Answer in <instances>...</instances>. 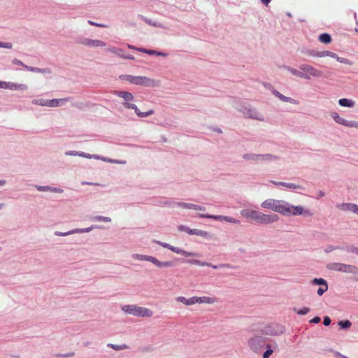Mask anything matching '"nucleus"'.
I'll list each match as a JSON object with an SVG mask.
<instances>
[{
  "label": "nucleus",
  "mask_w": 358,
  "mask_h": 358,
  "mask_svg": "<svg viewBox=\"0 0 358 358\" xmlns=\"http://www.w3.org/2000/svg\"><path fill=\"white\" fill-rule=\"evenodd\" d=\"M348 251L358 255V247H352L351 248L348 250Z\"/></svg>",
  "instance_id": "4d7b16f0"
},
{
  "label": "nucleus",
  "mask_w": 358,
  "mask_h": 358,
  "mask_svg": "<svg viewBox=\"0 0 358 358\" xmlns=\"http://www.w3.org/2000/svg\"><path fill=\"white\" fill-rule=\"evenodd\" d=\"M12 63H13V64H15V65L21 66L24 67V69H25V66H28L27 65L24 64L21 60L16 59V58H14L12 59Z\"/></svg>",
  "instance_id": "09e8293b"
},
{
  "label": "nucleus",
  "mask_w": 358,
  "mask_h": 358,
  "mask_svg": "<svg viewBox=\"0 0 358 358\" xmlns=\"http://www.w3.org/2000/svg\"><path fill=\"white\" fill-rule=\"evenodd\" d=\"M136 50L142 52L147 53V52L149 51L150 50L144 49V48H137Z\"/></svg>",
  "instance_id": "052dcab7"
},
{
  "label": "nucleus",
  "mask_w": 358,
  "mask_h": 358,
  "mask_svg": "<svg viewBox=\"0 0 358 358\" xmlns=\"http://www.w3.org/2000/svg\"><path fill=\"white\" fill-rule=\"evenodd\" d=\"M107 162H110V163H114V164H124L125 163L124 162H120L117 160H114V159H108V160H107Z\"/></svg>",
  "instance_id": "bf43d9fd"
},
{
  "label": "nucleus",
  "mask_w": 358,
  "mask_h": 358,
  "mask_svg": "<svg viewBox=\"0 0 358 358\" xmlns=\"http://www.w3.org/2000/svg\"><path fill=\"white\" fill-rule=\"evenodd\" d=\"M176 300L178 302L182 303L186 306H192L195 304L194 296L190 297L189 299H186L184 296H178Z\"/></svg>",
  "instance_id": "bb28decb"
},
{
  "label": "nucleus",
  "mask_w": 358,
  "mask_h": 358,
  "mask_svg": "<svg viewBox=\"0 0 358 358\" xmlns=\"http://www.w3.org/2000/svg\"><path fill=\"white\" fill-rule=\"evenodd\" d=\"M27 88V86L24 84L0 80V89L25 91Z\"/></svg>",
  "instance_id": "4468645a"
},
{
  "label": "nucleus",
  "mask_w": 358,
  "mask_h": 358,
  "mask_svg": "<svg viewBox=\"0 0 358 358\" xmlns=\"http://www.w3.org/2000/svg\"><path fill=\"white\" fill-rule=\"evenodd\" d=\"M139 17L149 25H151V26H153L155 27L165 29V27L164 25H162L161 23H159L157 22H152L151 20L148 19L142 15H139Z\"/></svg>",
  "instance_id": "473e14b6"
},
{
  "label": "nucleus",
  "mask_w": 358,
  "mask_h": 358,
  "mask_svg": "<svg viewBox=\"0 0 358 358\" xmlns=\"http://www.w3.org/2000/svg\"><path fill=\"white\" fill-rule=\"evenodd\" d=\"M345 126L350 127H358V122H348L345 121Z\"/></svg>",
  "instance_id": "3c124183"
},
{
  "label": "nucleus",
  "mask_w": 358,
  "mask_h": 358,
  "mask_svg": "<svg viewBox=\"0 0 358 358\" xmlns=\"http://www.w3.org/2000/svg\"><path fill=\"white\" fill-rule=\"evenodd\" d=\"M319 41L322 43L329 44L331 41V37L329 34L324 33L319 36Z\"/></svg>",
  "instance_id": "72a5a7b5"
},
{
  "label": "nucleus",
  "mask_w": 358,
  "mask_h": 358,
  "mask_svg": "<svg viewBox=\"0 0 358 358\" xmlns=\"http://www.w3.org/2000/svg\"><path fill=\"white\" fill-rule=\"evenodd\" d=\"M261 207L286 217L302 215L308 217L313 216L312 212L308 208L301 205L294 206L282 199H267L262 202Z\"/></svg>",
  "instance_id": "f257e3e1"
},
{
  "label": "nucleus",
  "mask_w": 358,
  "mask_h": 358,
  "mask_svg": "<svg viewBox=\"0 0 358 358\" xmlns=\"http://www.w3.org/2000/svg\"><path fill=\"white\" fill-rule=\"evenodd\" d=\"M123 59H134V57L131 55H124L123 56Z\"/></svg>",
  "instance_id": "680f3d73"
},
{
  "label": "nucleus",
  "mask_w": 358,
  "mask_h": 358,
  "mask_svg": "<svg viewBox=\"0 0 358 358\" xmlns=\"http://www.w3.org/2000/svg\"><path fill=\"white\" fill-rule=\"evenodd\" d=\"M100 227L98 226H91L87 228L83 229H73L72 230L68 231L66 232H61L56 231L54 232V234L57 236H66L74 234H82V233H87L91 231L94 229H99Z\"/></svg>",
  "instance_id": "dca6fc26"
},
{
  "label": "nucleus",
  "mask_w": 358,
  "mask_h": 358,
  "mask_svg": "<svg viewBox=\"0 0 358 358\" xmlns=\"http://www.w3.org/2000/svg\"><path fill=\"white\" fill-rule=\"evenodd\" d=\"M266 338L262 336H254L248 341L250 350L256 354H259L266 346Z\"/></svg>",
  "instance_id": "1a4fd4ad"
},
{
  "label": "nucleus",
  "mask_w": 358,
  "mask_h": 358,
  "mask_svg": "<svg viewBox=\"0 0 358 358\" xmlns=\"http://www.w3.org/2000/svg\"><path fill=\"white\" fill-rule=\"evenodd\" d=\"M80 43L90 48H104L106 46V43L104 41L99 39L84 38L80 40Z\"/></svg>",
  "instance_id": "f3484780"
},
{
  "label": "nucleus",
  "mask_w": 358,
  "mask_h": 358,
  "mask_svg": "<svg viewBox=\"0 0 358 358\" xmlns=\"http://www.w3.org/2000/svg\"><path fill=\"white\" fill-rule=\"evenodd\" d=\"M88 23L91 25L96 26L98 27H101V28H106L108 27L107 25H106L104 24L96 23V22H92L91 20H88Z\"/></svg>",
  "instance_id": "8fccbe9b"
},
{
  "label": "nucleus",
  "mask_w": 358,
  "mask_h": 358,
  "mask_svg": "<svg viewBox=\"0 0 358 358\" xmlns=\"http://www.w3.org/2000/svg\"><path fill=\"white\" fill-rule=\"evenodd\" d=\"M31 103L40 106L48 107V100L43 99H34L31 101Z\"/></svg>",
  "instance_id": "f704fd0d"
},
{
  "label": "nucleus",
  "mask_w": 358,
  "mask_h": 358,
  "mask_svg": "<svg viewBox=\"0 0 358 358\" xmlns=\"http://www.w3.org/2000/svg\"><path fill=\"white\" fill-rule=\"evenodd\" d=\"M247 162H273L279 159V157L272 154L245 153L242 156Z\"/></svg>",
  "instance_id": "6e6552de"
},
{
  "label": "nucleus",
  "mask_w": 358,
  "mask_h": 358,
  "mask_svg": "<svg viewBox=\"0 0 358 358\" xmlns=\"http://www.w3.org/2000/svg\"><path fill=\"white\" fill-rule=\"evenodd\" d=\"M13 44L10 42H1L0 41V48L11 49Z\"/></svg>",
  "instance_id": "de8ad7c7"
},
{
  "label": "nucleus",
  "mask_w": 358,
  "mask_h": 358,
  "mask_svg": "<svg viewBox=\"0 0 358 358\" xmlns=\"http://www.w3.org/2000/svg\"><path fill=\"white\" fill-rule=\"evenodd\" d=\"M318 55H319V57H329L336 59L340 63L345 64L346 65L352 66L353 64L352 62L350 61V59L344 58V57H338V55H336V53L331 52V51H328V50L319 51Z\"/></svg>",
  "instance_id": "2eb2a0df"
},
{
  "label": "nucleus",
  "mask_w": 358,
  "mask_h": 358,
  "mask_svg": "<svg viewBox=\"0 0 358 358\" xmlns=\"http://www.w3.org/2000/svg\"><path fill=\"white\" fill-rule=\"evenodd\" d=\"M214 131H215L216 132L219 133V134H221L222 132V129H220V128H215L214 129Z\"/></svg>",
  "instance_id": "774afa93"
},
{
  "label": "nucleus",
  "mask_w": 358,
  "mask_h": 358,
  "mask_svg": "<svg viewBox=\"0 0 358 358\" xmlns=\"http://www.w3.org/2000/svg\"><path fill=\"white\" fill-rule=\"evenodd\" d=\"M78 152L76 150H69L65 152L66 156H78Z\"/></svg>",
  "instance_id": "603ef678"
},
{
  "label": "nucleus",
  "mask_w": 358,
  "mask_h": 358,
  "mask_svg": "<svg viewBox=\"0 0 358 358\" xmlns=\"http://www.w3.org/2000/svg\"><path fill=\"white\" fill-rule=\"evenodd\" d=\"M235 103L236 108L243 113L245 117L258 120L260 122L264 121L265 118L264 115L262 113H260L257 108L251 106H243L242 102L240 101H236Z\"/></svg>",
  "instance_id": "20e7f679"
},
{
  "label": "nucleus",
  "mask_w": 358,
  "mask_h": 358,
  "mask_svg": "<svg viewBox=\"0 0 358 358\" xmlns=\"http://www.w3.org/2000/svg\"><path fill=\"white\" fill-rule=\"evenodd\" d=\"M131 257L134 259L140 260V261H148L152 263L153 260L152 256L145 255H140V254H133Z\"/></svg>",
  "instance_id": "c85d7f7f"
},
{
  "label": "nucleus",
  "mask_w": 358,
  "mask_h": 358,
  "mask_svg": "<svg viewBox=\"0 0 358 358\" xmlns=\"http://www.w3.org/2000/svg\"><path fill=\"white\" fill-rule=\"evenodd\" d=\"M192 235H196L199 236L203 237L205 238H210L212 237L211 234L203 230L196 229H192Z\"/></svg>",
  "instance_id": "cd10ccee"
},
{
  "label": "nucleus",
  "mask_w": 358,
  "mask_h": 358,
  "mask_svg": "<svg viewBox=\"0 0 358 358\" xmlns=\"http://www.w3.org/2000/svg\"><path fill=\"white\" fill-rule=\"evenodd\" d=\"M260 1L264 5L267 6L271 2V0H260Z\"/></svg>",
  "instance_id": "e2e57ef3"
},
{
  "label": "nucleus",
  "mask_w": 358,
  "mask_h": 358,
  "mask_svg": "<svg viewBox=\"0 0 358 358\" xmlns=\"http://www.w3.org/2000/svg\"><path fill=\"white\" fill-rule=\"evenodd\" d=\"M107 51L108 52H110L112 54H115L117 56L121 57V58H123V56H124V53H123V50L122 49H120V48H117L115 46H110L107 48Z\"/></svg>",
  "instance_id": "7c9ffc66"
},
{
  "label": "nucleus",
  "mask_w": 358,
  "mask_h": 358,
  "mask_svg": "<svg viewBox=\"0 0 358 358\" xmlns=\"http://www.w3.org/2000/svg\"><path fill=\"white\" fill-rule=\"evenodd\" d=\"M285 69L288 71L290 73H292L293 76H295L296 77H299V78H306V76H305V74L302 72V71H301L299 69L297 70L296 69H294L291 66H285Z\"/></svg>",
  "instance_id": "a878e982"
},
{
  "label": "nucleus",
  "mask_w": 358,
  "mask_h": 358,
  "mask_svg": "<svg viewBox=\"0 0 358 358\" xmlns=\"http://www.w3.org/2000/svg\"><path fill=\"white\" fill-rule=\"evenodd\" d=\"M92 158L96 159H102V157L99 156V155H92Z\"/></svg>",
  "instance_id": "338daca9"
},
{
  "label": "nucleus",
  "mask_w": 358,
  "mask_h": 358,
  "mask_svg": "<svg viewBox=\"0 0 358 358\" xmlns=\"http://www.w3.org/2000/svg\"><path fill=\"white\" fill-rule=\"evenodd\" d=\"M336 249H338V247H335V246H333V245H329L327 247V248L325 249V252L328 253V252H330L334 250H336Z\"/></svg>",
  "instance_id": "5fc2aeb1"
},
{
  "label": "nucleus",
  "mask_w": 358,
  "mask_h": 358,
  "mask_svg": "<svg viewBox=\"0 0 358 358\" xmlns=\"http://www.w3.org/2000/svg\"><path fill=\"white\" fill-rule=\"evenodd\" d=\"M336 208L342 211H350L358 215V205L352 203H343L336 205Z\"/></svg>",
  "instance_id": "a211bd4d"
},
{
  "label": "nucleus",
  "mask_w": 358,
  "mask_h": 358,
  "mask_svg": "<svg viewBox=\"0 0 358 358\" xmlns=\"http://www.w3.org/2000/svg\"><path fill=\"white\" fill-rule=\"evenodd\" d=\"M86 153L83 152H78V156L85 157Z\"/></svg>",
  "instance_id": "69168bd1"
},
{
  "label": "nucleus",
  "mask_w": 358,
  "mask_h": 358,
  "mask_svg": "<svg viewBox=\"0 0 358 358\" xmlns=\"http://www.w3.org/2000/svg\"><path fill=\"white\" fill-rule=\"evenodd\" d=\"M320 320H321L320 317H318V316H316V317H315L314 318H313V319L310 321V323H313V324H317V323H319V322H320Z\"/></svg>",
  "instance_id": "6e6d98bb"
},
{
  "label": "nucleus",
  "mask_w": 358,
  "mask_h": 358,
  "mask_svg": "<svg viewBox=\"0 0 358 358\" xmlns=\"http://www.w3.org/2000/svg\"><path fill=\"white\" fill-rule=\"evenodd\" d=\"M120 78L123 80L129 81L131 84L144 87H155L157 85V82L156 80L145 76L121 75Z\"/></svg>",
  "instance_id": "423d86ee"
},
{
  "label": "nucleus",
  "mask_w": 358,
  "mask_h": 358,
  "mask_svg": "<svg viewBox=\"0 0 358 358\" xmlns=\"http://www.w3.org/2000/svg\"><path fill=\"white\" fill-rule=\"evenodd\" d=\"M6 184V181L5 180H0V187H3Z\"/></svg>",
  "instance_id": "0e129e2a"
},
{
  "label": "nucleus",
  "mask_w": 358,
  "mask_h": 358,
  "mask_svg": "<svg viewBox=\"0 0 358 358\" xmlns=\"http://www.w3.org/2000/svg\"><path fill=\"white\" fill-rule=\"evenodd\" d=\"M121 310L125 313L139 317H150L153 315V312L150 309L135 304L124 305L121 307Z\"/></svg>",
  "instance_id": "39448f33"
},
{
  "label": "nucleus",
  "mask_w": 358,
  "mask_h": 358,
  "mask_svg": "<svg viewBox=\"0 0 358 358\" xmlns=\"http://www.w3.org/2000/svg\"><path fill=\"white\" fill-rule=\"evenodd\" d=\"M195 303L212 304L216 301V299L209 296H194Z\"/></svg>",
  "instance_id": "b1692460"
},
{
  "label": "nucleus",
  "mask_w": 358,
  "mask_h": 358,
  "mask_svg": "<svg viewBox=\"0 0 358 358\" xmlns=\"http://www.w3.org/2000/svg\"><path fill=\"white\" fill-rule=\"evenodd\" d=\"M338 324L341 329H348L351 327L352 323L349 320H341L338 322Z\"/></svg>",
  "instance_id": "a19ab883"
},
{
  "label": "nucleus",
  "mask_w": 358,
  "mask_h": 358,
  "mask_svg": "<svg viewBox=\"0 0 358 358\" xmlns=\"http://www.w3.org/2000/svg\"><path fill=\"white\" fill-rule=\"evenodd\" d=\"M152 263L159 268L172 267L173 266V264L172 262H170V261L160 262L155 257H153V260H152Z\"/></svg>",
  "instance_id": "393cba45"
},
{
  "label": "nucleus",
  "mask_w": 358,
  "mask_h": 358,
  "mask_svg": "<svg viewBox=\"0 0 358 358\" xmlns=\"http://www.w3.org/2000/svg\"><path fill=\"white\" fill-rule=\"evenodd\" d=\"M271 93L283 102L290 103L294 105H298L299 103V102L297 100L291 97L284 96L274 88L271 89Z\"/></svg>",
  "instance_id": "6ab92c4d"
},
{
  "label": "nucleus",
  "mask_w": 358,
  "mask_h": 358,
  "mask_svg": "<svg viewBox=\"0 0 358 358\" xmlns=\"http://www.w3.org/2000/svg\"><path fill=\"white\" fill-rule=\"evenodd\" d=\"M176 204H177V206L182 207L183 208H185V209H192L194 210H200V211H203L206 210L205 207H203L202 206L190 203L178 202Z\"/></svg>",
  "instance_id": "aec40b11"
},
{
  "label": "nucleus",
  "mask_w": 358,
  "mask_h": 358,
  "mask_svg": "<svg viewBox=\"0 0 358 358\" xmlns=\"http://www.w3.org/2000/svg\"><path fill=\"white\" fill-rule=\"evenodd\" d=\"M331 319H330V317H328V316H325V317H324L323 324H324V325H325V326H329V325L331 324Z\"/></svg>",
  "instance_id": "864d4df0"
},
{
  "label": "nucleus",
  "mask_w": 358,
  "mask_h": 358,
  "mask_svg": "<svg viewBox=\"0 0 358 358\" xmlns=\"http://www.w3.org/2000/svg\"><path fill=\"white\" fill-rule=\"evenodd\" d=\"M107 346L108 348H110L116 351H120V350H126V349H128L129 347L128 345H125V344H122V345H115V344H112V343H108L107 344Z\"/></svg>",
  "instance_id": "c9c22d12"
},
{
  "label": "nucleus",
  "mask_w": 358,
  "mask_h": 358,
  "mask_svg": "<svg viewBox=\"0 0 358 358\" xmlns=\"http://www.w3.org/2000/svg\"><path fill=\"white\" fill-rule=\"evenodd\" d=\"M178 229L180 231H184V232H186L187 234H189V235H192V229H190L189 227L185 226V225H179L178 226Z\"/></svg>",
  "instance_id": "c03bdc74"
},
{
  "label": "nucleus",
  "mask_w": 358,
  "mask_h": 358,
  "mask_svg": "<svg viewBox=\"0 0 358 358\" xmlns=\"http://www.w3.org/2000/svg\"><path fill=\"white\" fill-rule=\"evenodd\" d=\"M328 290V285L327 286H320L319 289L317 291V293L319 296H322L324 294V292H326Z\"/></svg>",
  "instance_id": "49530a36"
},
{
  "label": "nucleus",
  "mask_w": 358,
  "mask_h": 358,
  "mask_svg": "<svg viewBox=\"0 0 358 358\" xmlns=\"http://www.w3.org/2000/svg\"><path fill=\"white\" fill-rule=\"evenodd\" d=\"M197 217L213 219V220L220 221V222H227L234 224H241V220H239L238 219H236V218H234L232 217L225 216V215H209V214H198Z\"/></svg>",
  "instance_id": "f8f14e48"
},
{
  "label": "nucleus",
  "mask_w": 358,
  "mask_h": 358,
  "mask_svg": "<svg viewBox=\"0 0 358 358\" xmlns=\"http://www.w3.org/2000/svg\"><path fill=\"white\" fill-rule=\"evenodd\" d=\"M331 117L335 120L336 122L344 125L345 124V120L339 116L337 113H333Z\"/></svg>",
  "instance_id": "4c0bfd02"
},
{
  "label": "nucleus",
  "mask_w": 358,
  "mask_h": 358,
  "mask_svg": "<svg viewBox=\"0 0 358 358\" xmlns=\"http://www.w3.org/2000/svg\"><path fill=\"white\" fill-rule=\"evenodd\" d=\"M71 99L69 97L64 98V99H54L51 100H48V107L50 108H56L64 106L66 103H67Z\"/></svg>",
  "instance_id": "4be33fe9"
},
{
  "label": "nucleus",
  "mask_w": 358,
  "mask_h": 358,
  "mask_svg": "<svg viewBox=\"0 0 358 358\" xmlns=\"http://www.w3.org/2000/svg\"><path fill=\"white\" fill-rule=\"evenodd\" d=\"M147 54L150 55H157V56H162V57H167L168 54L164 52H159L154 50H150L147 52Z\"/></svg>",
  "instance_id": "79ce46f5"
},
{
  "label": "nucleus",
  "mask_w": 358,
  "mask_h": 358,
  "mask_svg": "<svg viewBox=\"0 0 358 358\" xmlns=\"http://www.w3.org/2000/svg\"><path fill=\"white\" fill-rule=\"evenodd\" d=\"M273 184L277 186H283L289 189H303V187L301 185H295L291 182H275L271 181Z\"/></svg>",
  "instance_id": "5701e85b"
},
{
  "label": "nucleus",
  "mask_w": 358,
  "mask_h": 358,
  "mask_svg": "<svg viewBox=\"0 0 358 358\" xmlns=\"http://www.w3.org/2000/svg\"><path fill=\"white\" fill-rule=\"evenodd\" d=\"M325 195V193L323 192V191H319L317 192V196H316V199H319L320 198H322L323 196H324Z\"/></svg>",
  "instance_id": "13d9d810"
},
{
  "label": "nucleus",
  "mask_w": 358,
  "mask_h": 358,
  "mask_svg": "<svg viewBox=\"0 0 358 358\" xmlns=\"http://www.w3.org/2000/svg\"><path fill=\"white\" fill-rule=\"evenodd\" d=\"M299 69L302 71L306 76V78H303L306 80H310V78H320L323 76V72L322 71L310 64H302L299 66Z\"/></svg>",
  "instance_id": "9d476101"
},
{
  "label": "nucleus",
  "mask_w": 358,
  "mask_h": 358,
  "mask_svg": "<svg viewBox=\"0 0 358 358\" xmlns=\"http://www.w3.org/2000/svg\"><path fill=\"white\" fill-rule=\"evenodd\" d=\"M240 214L246 219H250L260 224H270L279 221V216L275 213L264 214L256 210L245 208L241 210Z\"/></svg>",
  "instance_id": "f03ea898"
},
{
  "label": "nucleus",
  "mask_w": 358,
  "mask_h": 358,
  "mask_svg": "<svg viewBox=\"0 0 358 358\" xmlns=\"http://www.w3.org/2000/svg\"><path fill=\"white\" fill-rule=\"evenodd\" d=\"M327 268L331 271H338L345 273H350L352 275H358V267L352 264L332 262L329 263L327 265Z\"/></svg>",
  "instance_id": "0eeeda50"
},
{
  "label": "nucleus",
  "mask_w": 358,
  "mask_h": 358,
  "mask_svg": "<svg viewBox=\"0 0 358 358\" xmlns=\"http://www.w3.org/2000/svg\"><path fill=\"white\" fill-rule=\"evenodd\" d=\"M311 284L312 285H320V286H327V282L323 279V278H314L312 281H311Z\"/></svg>",
  "instance_id": "ea45409f"
},
{
  "label": "nucleus",
  "mask_w": 358,
  "mask_h": 358,
  "mask_svg": "<svg viewBox=\"0 0 358 358\" xmlns=\"http://www.w3.org/2000/svg\"><path fill=\"white\" fill-rule=\"evenodd\" d=\"M338 103L341 106L348 108H352L355 106V102L352 100L346 98L339 99Z\"/></svg>",
  "instance_id": "2f4dec72"
},
{
  "label": "nucleus",
  "mask_w": 358,
  "mask_h": 358,
  "mask_svg": "<svg viewBox=\"0 0 358 358\" xmlns=\"http://www.w3.org/2000/svg\"><path fill=\"white\" fill-rule=\"evenodd\" d=\"M93 220L95 221L104 222H111V219L110 217H104V216H101V215L95 216L93 218Z\"/></svg>",
  "instance_id": "37998d69"
},
{
  "label": "nucleus",
  "mask_w": 358,
  "mask_h": 358,
  "mask_svg": "<svg viewBox=\"0 0 358 358\" xmlns=\"http://www.w3.org/2000/svg\"><path fill=\"white\" fill-rule=\"evenodd\" d=\"M294 311L298 314V315H306L308 314L310 311V309L308 307H303L300 310H296V309H294Z\"/></svg>",
  "instance_id": "a18cd8bd"
},
{
  "label": "nucleus",
  "mask_w": 358,
  "mask_h": 358,
  "mask_svg": "<svg viewBox=\"0 0 358 358\" xmlns=\"http://www.w3.org/2000/svg\"><path fill=\"white\" fill-rule=\"evenodd\" d=\"M264 348H266V351L264 352L262 358H269L273 352V349L271 345L268 343H266V346H265Z\"/></svg>",
  "instance_id": "e433bc0d"
},
{
  "label": "nucleus",
  "mask_w": 358,
  "mask_h": 358,
  "mask_svg": "<svg viewBox=\"0 0 358 358\" xmlns=\"http://www.w3.org/2000/svg\"><path fill=\"white\" fill-rule=\"evenodd\" d=\"M113 94L123 99L122 105L127 109H132L138 117H146L154 114V110L150 109L146 112H141L136 104L133 103L134 101V95L127 91H114Z\"/></svg>",
  "instance_id": "7ed1b4c3"
},
{
  "label": "nucleus",
  "mask_w": 358,
  "mask_h": 358,
  "mask_svg": "<svg viewBox=\"0 0 358 358\" xmlns=\"http://www.w3.org/2000/svg\"><path fill=\"white\" fill-rule=\"evenodd\" d=\"M25 69H27L29 71L35 72V73H50L51 71L50 69H40L37 67H32V66H25Z\"/></svg>",
  "instance_id": "c756f323"
},
{
  "label": "nucleus",
  "mask_w": 358,
  "mask_h": 358,
  "mask_svg": "<svg viewBox=\"0 0 358 358\" xmlns=\"http://www.w3.org/2000/svg\"><path fill=\"white\" fill-rule=\"evenodd\" d=\"M35 188L39 192H51L55 193H62L63 189L60 187H52L48 185H35Z\"/></svg>",
  "instance_id": "412c9836"
},
{
  "label": "nucleus",
  "mask_w": 358,
  "mask_h": 358,
  "mask_svg": "<svg viewBox=\"0 0 358 358\" xmlns=\"http://www.w3.org/2000/svg\"><path fill=\"white\" fill-rule=\"evenodd\" d=\"M154 242L155 243L162 246L163 248L169 249L170 250H171L177 254H180V255H182L185 257H201V255H200L199 253L187 252V251H185L180 248H176V247L172 246L170 244H168L166 243H163V242H161L159 241H154Z\"/></svg>",
  "instance_id": "9b49d317"
},
{
  "label": "nucleus",
  "mask_w": 358,
  "mask_h": 358,
  "mask_svg": "<svg viewBox=\"0 0 358 358\" xmlns=\"http://www.w3.org/2000/svg\"><path fill=\"white\" fill-rule=\"evenodd\" d=\"M302 52L307 56L313 57H319V55H318L319 51H317L315 50L307 49V50H303Z\"/></svg>",
  "instance_id": "58836bf2"
},
{
  "label": "nucleus",
  "mask_w": 358,
  "mask_h": 358,
  "mask_svg": "<svg viewBox=\"0 0 358 358\" xmlns=\"http://www.w3.org/2000/svg\"><path fill=\"white\" fill-rule=\"evenodd\" d=\"M186 262H187L190 264H194V265H198V266H210L214 269H217L219 268H236V266H234L231 264H221L219 265H213L210 263L201 262V261H199L197 259H188L186 261Z\"/></svg>",
  "instance_id": "ddd939ff"
}]
</instances>
